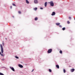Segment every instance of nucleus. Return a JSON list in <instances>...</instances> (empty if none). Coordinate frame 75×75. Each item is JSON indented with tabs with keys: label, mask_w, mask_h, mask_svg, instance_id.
Instances as JSON below:
<instances>
[{
	"label": "nucleus",
	"mask_w": 75,
	"mask_h": 75,
	"mask_svg": "<svg viewBox=\"0 0 75 75\" xmlns=\"http://www.w3.org/2000/svg\"><path fill=\"white\" fill-rule=\"evenodd\" d=\"M66 71L65 70V69H63V72H64V73H65Z\"/></svg>",
	"instance_id": "obj_17"
},
{
	"label": "nucleus",
	"mask_w": 75,
	"mask_h": 75,
	"mask_svg": "<svg viewBox=\"0 0 75 75\" xmlns=\"http://www.w3.org/2000/svg\"><path fill=\"white\" fill-rule=\"evenodd\" d=\"M2 61H4V59L3 58L2 59Z\"/></svg>",
	"instance_id": "obj_27"
},
{
	"label": "nucleus",
	"mask_w": 75,
	"mask_h": 75,
	"mask_svg": "<svg viewBox=\"0 0 75 75\" xmlns=\"http://www.w3.org/2000/svg\"><path fill=\"white\" fill-rule=\"evenodd\" d=\"M37 20H38V18L36 17L35 18V21H37Z\"/></svg>",
	"instance_id": "obj_14"
},
{
	"label": "nucleus",
	"mask_w": 75,
	"mask_h": 75,
	"mask_svg": "<svg viewBox=\"0 0 75 75\" xmlns=\"http://www.w3.org/2000/svg\"><path fill=\"white\" fill-rule=\"evenodd\" d=\"M49 71L50 72H52V70L50 69H49Z\"/></svg>",
	"instance_id": "obj_15"
},
{
	"label": "nucleus",
	"mask_w": 75,
	"mask_h": 75,
	"mask_svg": "<svg viewBox=\"0 0 75 75\" xmlns=\"http://www.w3.org/2000/svg\"><path fill=\"white\" fill-rule=\"evenodd\" d=\"M56 67L57 69H59V67L58 65H56Z\"/></svg>",
	"instance_id": "obj_9"
},
{
	"label": "nucleus",
	"mask_w": 75,
	"mask_h": 75,
	"mask_svg": "<svg viewBox=\"0 0 75 75\" xmlns=\"http://www.w3.org/2000/svg\"><path fill=\"white\" fill-rule=\"evenodd\" d=\"M0 47H1V51L2 54H3L4 52V50H3V46H2V45L1 44H0Z\"/></svg>",
	"instance_id": "obj_1"
},
{
	"label": "nucleus",
	"mask_w": 75,
	"mask_h": 75,
	"mask_svg": "<svg viewBox=\"0 0 75 75\" xmlns=\"http://www.w3.org/2000/svg\"><path fill=\"white\" fill-rule=\"evenodd\" d=\"M12 17H13V18H14V16H12Z\"/></svg>",
	"instance_id": "obj_31"
},
{
	"label": "nucleus",
	"mask_w": 75,
	"mask_h": 75,
	"mask_svg": "<svg viewBox=\"0 0 75 75\" xmlns=\"http://www.w3.org/2000/svg\"><path fill=\"white\" fill-rule=\"evenodd\" d=\"M2 45L3 46H4V43L3 42L2 43Z\"/></svg>",
	"instance_id": "obj_29"
},
{
	"label": "nucleus",
	"mask_w": 75,
	"mask_h": 75,
	"mask_svg": "<svg viewBox=\"0 0 75 75\" xmlns=\"http://www.w3.org/2000/svg\"><path fill=\"white\" fill-rule=\"evenodd\" d=\"M59 27H60V28H62V26H61V25H59Z\"/></svg>",
	"instance_id": "obj_24"
},
{
	"label": "nucleus",
	"mask_w": 75,
	"mask_h": 75,
	"mask_svg": "<svg viewBox=\"0 0 75 75\" xmlns=\"http://www.w3.org/2000/svg\"><path fill=\"white\" fill-rule=\"evenodd\" d=\"M34 10H37V8L36 7L35 8H34Z\"/></svg>",
	"instance_id": "obj_21"
},
{
	"label": "nucleus",
	"mask_w": 75,
	"mask_h": 75,
	"mask_svg": "<svg viewBox=\"0 0 75 75\" xmlns=\"http://www.w3.org/2000/svg\"><path fill=\"white\" fill-rule=\"evenodd\" d=\"M62 30H63V31H64V30H65V27L63 28H62Z\"/></svg>",
	"instance_id": "obj_16"
},
{
	"label": "nucleus",
	"mask_w": 75,
	"mask_h": 75,
	"mask_svg": "<svg viewBox=\"0 0 75 75\" xmlns=\"http://www.w3.org/2000/svg\"><path fill=\"white\" fill-rule=\"evenodd\" d=\"M12 5L13 6H16V4H12Z\"/></svg>",
	"instance_id": "obj_20"
},
{
	"label": "nucleus",
	"mask_w": 75,
	"mask_h": 75,
	"mask_svg": "<svg viewBox=\"0 0 75 75\" xmlns=\"http://www.w3.org/2000/svg\"><path fill=\"white\" fill-rule=\"evenodd\" d=\"M67 23H68V24H69L70 23V22H69V21H67Z\"/></svg>",
	"instance_id": "obj_23"
},
{
	"label": "nucleus",
	"mask_w": 75,
	"mask_h": 75,
	"mask_svg": "<svg viewBox=\"0 0 75 75\" xmlns=\"http://www.w3.org/2000/svg\"><path fill=\"white\" fill-rule=\"evenodd\" d=\"M34 71V69H33V70L32 71V72H33Z\"/></svg>",
	"instance_id": "obj_30"
},
{
	"label": "nucleus",
	"mask_w": 75,
	"mask_h": 75,
	"mask_svg": "<svg viewBox=\"0 0 75 75\" xmlns=\"http://www.w3.org/2000/svg\"><path fill=\"white\" fill-rule=\"evenodd\" d=\"M40 9L41 10H42V9H43V8L42 7H40Z\"/></svg>",
	"instance_id": "obj_25"
},
{
	"label": "nucleus",
	"mask_w": 75,
	"mask_h": 75,
	"mask_svg": "<svg viewBox=\"0 0 75 75\" xmlns=\"http://www.w3.org/2000/svg\"><path fill=\"white\" fill-rule=\"evenodd\" d=\"M69 20H71V17H69Z\"/></svg>",
	"instance_id": "obj_26"
},
{
	"label": "nucleus",
	"mask_w": 75,
	"mask_h": 75,
	"mask_svg": "<svg viewBox=\"0 0 75 75\" xmlns=\"http://www.w3.org/2000/svg\"><path fill=\"white\" fill-rule=\"evenodd\" d=\"M10 68L11 69V70H12V71H15V70L14 69V68H13V67H10Z\"/></svg>",
	"instance_id": "obj_4"
},
{
	"label": "nucleus",
	"mask_w": 75,
	"mask_h": 75,
	"mask_svg": "<svg viewBox=\"0 0 75 75\" xmlns=\"http://www.w3.org/2000/svg\"><path fill=\"white\" fill-rule=\"evenodd\" d=\"M0 55H1V56H2V57H3V56H4V55L3 54H1V52H0Z\"/></svg>",
	"instance_id": "obj_13"
},
{
	"label": "nucleus",
	"mask_w": 75,
	"mask_h": 75,
	"mask_svg": "<svg viewBox=\"0 0 75 75\" xmlns=\"http://www.w3.org/2000/svg\"><path fill=\"white\" fill-rule=\"evenodd\" d=\"M74 20H75V18H74Z\"/></svg>",
	"instance_id": "obj_33"
},
{
	"label": "nucleus",
	"mask_w": 75,
	"mask_h": 75,
	"mask_svg": "<svg viewBox=\"0 0 75 75\" xmlns=\"http://www.w3.org/2000/svg\"><path fill=\"white\" fill-rule=\"evenodd\" d=\"M34 3L35 4H37L38 3V1L37 0H34Z\"/></svg>",
	"instance_id": "obj_6"
},
{
	"label": "nucleus",
	"mask_w": 75,
	"mask_h": 75,
	"mask_svg": "<svg viewBox=\"0 0 75 75\" xmlns=\"http://www.w3.org/2000/svg\"><path fill=\"white\" fill-rule=\"evenodd\" d=\"M51 52H52V49H51L48 50V51H47V52L48 53V54H50V53H51Z\"/></svg>",
	"instance_id": "obj_3"
},
{
	"label": "nucleus",
	"mask_w": 75,
	"mask_h": 75,
	"mask_svg": "<svg viewBox=\"0 0 75 75\" xmlns=\"http://www.w3.org/2000/svg\"><path fill=\"white\" fill-rule=\"evenodd\" d=\"M51 15L52 16H54V15H55V12H53L51 14Z\"/></svg>",
	"instance_id": "obj_8"
},
{
	"label": "nucleus",
	"mask_w": 75,
	"mask_h": 75,
	"mask_svg": "<svg viewBox=\"0 0 75 75\" xmlns=\"http://www.w3.org/2000/svg\"><path fill=\"white\" fill-rule=\"evenodd\" d=\"M15 57L16 58V59H18V58H19L17 56H15Z\"/></svg>",
	"instance_id": "obj_18"
},
{
	"label": "nucleus",
	"mask_w": 75,
	"mask_h": 75,
	"mask_svg": "<svg viewBox=\"0 0 75 75\" xmlns=\"http://www.w3.org/2000/svg\"><path fill=\"white\" fill-rule=\"evenodd\" d=\"M49 3L50 4V6L53 7L54 6V3H53V1H50V2H49Z\"/></svg>",
	"instance_id": "obj_2"
},
{
	"label": "nucleus",
	"mask_w": 75,
	"mask_h": 75,
	"mask_svg": "<svg viewBox=\"0 0 75 75\" xmlns=\"http://www.w3.org/2000/svg\"><path fill=\"white\" fill-rule=\"evenodd\" d=\"M18 13L19 14H21V12L20 11H19L18 12Z\"/></svg>",
	"instance_id": "obj_22"
},
{
	"label": "nucleus",
	"mask_w": 75,
	"mask_h": 75,
	"mask_svg": "<svg viewBox=\"0 0 75 75\" xmlns=\"http://www.w3.org/2000/svg\"><path fill=\"white\" fill-rule=\"evenodd\" d=\"M47 2H46L45 3V7H47Z\"/></svg>",
	"instance_id": "obj_10"
},
{
	"label": "nucleus",
	"mask_w": 75,
	"mask_h": 75,
	"mask_svg": "<svg viewBox=\"0 0 75 75\" xmlns=\"http://www.w3.org/2000/svg\"><path fill=\"white\" fill-rule=\"evenodd\" d=\"M75 71V69H72L70 70L71 72H73Z\"/></svg>",
	"instance_id": "obj_7"
},
{
	"label": "nucleus",
	"mask_w": 75,
	"mask_h": 75,
	"mask_svg": "<svg viewBox=\"0 0 75 75\" xmlns=\"http://www.w3.org/2000/svg\"><path fill=\"white\" fill-rule=\"evenodd\" d=\"M10 8H11V9L12 8V6H10Z\"/></svg>",
	"instance_id": "obj_28"
},
{
	"label": "nucleus",
	"mask_w": 75,
	"mask_h": 75,
	"mask_svg": "<svg viewBox=\"0 0 75 75\" xmlns=\"http://www.w3.org/2000/svg\"><path fill=\"white\" fill-rule=\"evenodd\" d=\"M56 25H60V23H56Z\"/></svg>",
	"instance_id": "obj_12"
},
{
	"label": "nucleus",
	"mask_w": 75,
	"mask_h": 75,
	"mask_svg": "<svg viewBox=\"0 0 75 75\" xmlns=\"http://www.w3.org/2000/svg\"><path fill=\"white\" fill-rule=\"evenodd\" d=\"M5 39H6V40H7V38H5Z\"/></svg>",
	"instance_id": "obj_32"
},
{
	"label": "nucleus",
	"mask_w": 75,
	"mask_h": 75,
	"mask_svg": "<svg viewBox=\"0 0 75 75\" xmlns=\"http://www.w3.org/2000/svg\"><path fill=\"white\" fill-rule=\"evenodd\" d=\"M59 53L60 54H62V50H60L59 51Z\"/></svg>",
	"instance_id": "obj_19"
},
{
	"label": "nucleus",
	"mask_w": 75,
	"mask_h": 75,
	"mask_svg": "<svg viewBox=\"0 0 75 75\" xmlns=\"http://www.w3.org/2000/svg\"><path fill=\"white\" fill-rule=\"evenodd\" d=\"M18 66L20 67V68H23V65H22L21 64H19Z\"/></svg>",
	"instance_id": "obj_5"
},
{
	"label": "nucleus",
	"mask_w": 75,
	"mask_h": 75,
	"mask_svg": "<svg viewBox=\"0 0 75 75\" xmlns=\"http://www.w3.org/2000/svg\"><path fill=\"white\" fill-rule=\"evenodd\" d=\"M26 3H27V4H29V1H28V0H26Z\"/></svg>",
	"instance_id": "obj_11"
}]
</instances>
